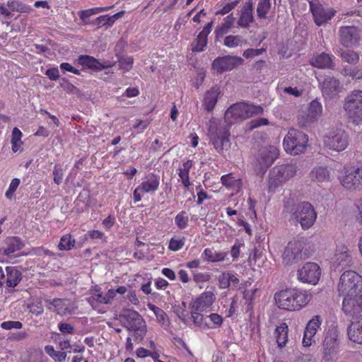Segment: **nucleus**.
<instances>
[{
	"label": "nucleus",
	"instance_id": "nucleus-1",
	"mask_svg": "<svg viewBox=\"0 0 362 362\" xmlns=\"http://www.w3.org/2000/svg\"><path fill=\"white\" fill-rule=\"evenodd\" d=\"M263 108L259 105H254L245 103H237L231 105L225 112L224 121L226 125L211 124L209 128L210 141L216 150L221 153L229 143L230 127L242 122L254 115H261Z\"/></svg>",
	"mask_w": 362,
	"mask_h": 362
},
{
	"label": "nucleus",
	"instance_id": "nucleus-2",
	"mask_svg": "<svg viewBox=\"0 0 362 362\" xmlns=\"http://www.w3.org/2000/svg\"><path fill=\"white\" fill-rule=\"evenodd\" d=\"M312 299L310 291L297 287L281 289L274 295L275 305L281 310L290 312L301 310Z\"/></svg>",
	"mask_w": 362,
	"mask_h": 362
},
{
	"label": "nucleus",
	"instance_id": "nucleus-3",
	"mask_svg": "<svg viewBox=\"0 0 362 362\" xmlns=\"http://www.w3.org/2000/svg\"><path fill=\"white\" fill-rule=\"evenodd\" d=\"M298 168L296 164L277 165L270 171L267 178V192L274 193L279 187L296 175Z\"/></svg>",
	"mask_w": 362,
	"mask_h": 362
},
{
	"label": "nucleus",
	"instance_id": "nucleus-4",
	"mask_svg": "<svg viewBox=\"0 0 362 362\" xmlns=\"http://www.w3.org/2000/svg\"><path fill=\"white\" fill-rule=\"evenodd\" d=\"M308 136L298 129H290L283 140L285 151L297 156L304 153L308 146Z\"/></svg>",
	"mask_w": 362,
	"mask_h": 362
},
{
	"label": "nucleus",
	"instance_id": "nucleus-5",
	"mask_svg": "<svg viewBox=\"0 0 362 362\" xmlns=\"http://www.w3.org/2000/svg\"><path fill=\"white\" fill-rule=\"evenodd\" d=\"M343 107L350 122L356 125L362 124V90L351 91L345 98Z\"/></svg>",
	"mask_w": 362,
	"mask_h": 362
},
{
	"label": "nucleus",
	"instance_id": "nucleus-6",
	"mask_svg": "<svg viewBox=\"0 0 362 362\" xmlns=\"http://www.w3.org/2000/svg\"><path fill=\"white\" fill-rule=\"evenodd\" d=\"M306 240L303 238L293 240L286 247L282 254V261L285 265H291L308 257Z\"/></svg>",
	"mask_w": 362,
	"mask_h": 362
},
{
	"label": "nucleus",
	"instance_id": "nucleus-7",
	"mask_svg": "<svg viewBox=\"0 0 362 362\" xmlns=\"http://www.w3.org/2000/svg\"><path fill=\"white\" fill-rule=\"evenodd\" d=\"M339 332L337 327H329L322 344L323 356L325 362H335L338 359L339 353Z\"/></svg>",
	"mask_w": 362,
	"mask_h": 362
},
{
	"label": "nucleus",
	"instance_id": "nucleus-8",
	"mask_svg": "<svg viewBox=\"0 0 362 362\" xmlns=\"http://www.w3.org/2000/svg\"><path fill=\"white\" fill-rule=\"evenodd\" d=\"M341 185L349 190H354L362 186V163L357 165L344 166L339 177Z\"/></svg>",
	"mask_w": 362,
	"mask_h": 362
},
{
	"label": "nucleus",
	"instance_id": "nucleus-9",
	"mask_svg": "<svg viewBox=\"0 0 362 362\" xmlns=\"http://www.w3.org/2000/svg\"><path fill=\"white\" fill-rule=\"evenodd\" d=\"M291 213L292 217L300 223L304 230L310 228L317 218V213L314 207L308 202L297 204L292 209Z\"/></svg>",
	"mask_w": 362,
	"mask_h": 362
},
{
	"label": "nucleus",
	"instance_id": "nucleus-10",
	"mask_svg": "<svg viewBox=\"0 0 362 362\" xmlns=\"http://www.w3.org/2000/svg\"><path fill=\"white\" fill-rule=\"evenodd\" d=\"M323 143L327 148L341 152L346 149L349 144V135L342 129H332L324 136Z\"/></svg>",
	"mask_w": 362,
	"mask_h": 362
},
{
	"label": "nucleus",
	"instance_id": "nucleus-11",
	"mask_svg": "<svg viewBox=\"0 0 362 362\" xmlns=\"http://www.w3.org/2000/svg\"><path fill=\"white\" fill-rule=\"evenodd\" d=\"M361 290H362V276L352 270L346 271L341 275L338 284L339 296L361 291Z\"/></svg>",
	"mask_w": 362,
	"mask_h": 362
},
{
	"label": "nucleus",
	"instance_id": "nucleus-12",
	"mask_svg": "<svg viewBox=\"0 0 362 362\" xmlns=\"http://www.w3.org/2000/svg\"><path fill=\"white\" fill-rule=\"evenodd\" d=\"M160 176L151 173L146 175L143 181L136 187L133 192L135 203L141 200L143 194H153L159 188Z\"/></svg>",
	"mask_w": 362,
	"mask_h": 362
},
{
	"label": "nucleus",
	"instance_id": "nucleus-13",
	"mask_svg": "<svg viewBox=\"0 0 362 362\" xmlns=\"http://www.w3.org/2000/svg\"><path fill=\"white\" fill-rule=\"evenodd\" d=\"M322 105L317 100H312L308 107L306 114L298 117V124L300 127L307 128L316 123L322 115Z\"/></svg>",
	"mask_w": 362,
	"mask_h": 362
},
{
	"label": "nucleus",
	"instance_id": "nucleus-14",
	"mask_svg": "<svg viewBox=\"0 0 362 362\" xmlns=\"http://www.w3.org/2000/svg\"><path fill=\"white\" fill-rule=\"evenodd\" d=\"M320 276V267L315 262L305 263L297 272V278L299 281L311 285H316Z\"/></svg>",
	"mask_w": 362,
	"mask_h": 362
},
{
	"label": "nucleus",
	"instance_id": "nucleus-15",
	"mask_svg": "<svg viewBox=\"0 0 362 362\" xmlns=\"http://www.w3.org/2000/svg\"><path fill=\"white\" fill-rule=\"evenodd\" d=\"M24 247L19 237H7L0 247V262L8 263L15 257L14 253Z\"/></svg>",
	"mask_w": 362,
	"mask_h": 362
},
{
	"label": "nucleus",
	"instance_id": "nucleus-16",
	"mask_svg": "<svg viewBox=\"0 0 362 362\" xmlns=\"http://www.w3.org/2000/svg\"><path fill=\"white\" fill-rule=\"evenodd\" d=\"M309 6L314 22L318 26H321L327 23L337 13L335 9L333 8L324 7L317 0L310 1Z\"/></svg>",
	"mask_w": 362,
	"mask_h": 362
},
{
	"label": "nucleus",
	"instance_id": "nucleus-17",
	"mask_svg": "<svg viewBox=\"0 0 362 362\" xmlns=\"http://www.w3.org/2000/svg\"><path fill=\"white\" fill-rule=\"evenodd\" d=\"M341 296L342 310L346 315L354 316L362 312V290Z\"/></svg>",
	"mask_w": 362,
	"mask_h": 362
},
{
	"label": "nucleus",
	"instance_id": "nucleus-18",
	"mask_svg": "<svg viewBox=\"0 0 362 362\" xmlns=\"http://www.w3.org/2000/svg\"><path fill=\"white\" fill-rule=\"evenodd\" d=\"M243 59L241 57L226 55L216 58L211 64V69L217 74L230 71L241 65Z\"/></svg>",
	"mask_w": 362,
	"mask_h": 362
},
{
	"label": "nucleus",
	"instance_id": "nucleus-19",
	"mask_svg": "<svg viewBox=\"0 0 362 362\" xmlns=\"http://www.w3.org/2000/svg\"><path fill=\"white\" fill-rule=\"evenodd\" d=\"M339 42L345 47L358 46L361 41V30L356 26H342L339 30Z\"/></svg>",
	"mask_w": 362,
	"mask_h": 362
},
{
	"label": "nucleus",
	"instance_id": "nucleus-20",
	"mask_svg": "<svg viewBox=\"0 0 362 362\" xmlns=\"http://www.w3.org/2000/svg\"><path fill=\"white\" fill-rule=\"evenodd\" d=\"M216 300V296L213 291H206L192 300L189 305L190 310H199L208 312Z\"/></svg>",
	"mask_w": 362,
	"mask_h": 362
},
{
	"label": "nucleus",
	"instance_id": "nucleus-21",
	"mask_svg": "<svg viewBox=\"0 0 362 362\" xmlns=\"http://www.w3.org/2000/svg\"><path fill=\"white\" fill-rule=\"evenodd\" d=\"M322 318L320 315L313 316L305 325L302 344L304 347H310L315 343V336L320 329Z\"/></svg>",
	"mask_w": 362,
	"mask_h": 362
},
{
	"label": "nucleus",
	"instance_id": "nucleus-22",
	"mask_svg": "<svg viewBox=\"0 0 362 362\" xmlns=\"http://www.w3.org/2000/svg\"><path fill=\"white\" fill-rule=\"evenodd\" d=\"M77 62L82 66L83 69H90L94 71H99L112 66L109 61L100 62L95 57L86 54L79 56Z\"/></svg>",
	"mask_w": 362,
	"mask_h": 362
},
{
	"label": "nucleus",
	"instance_id": "nucleus-23",
	"mask_svg": "<svg viewBox=\"0 0 362 362\" xmlns=\"http://www.w3.org/2000/svg\"><path fill=\"white\" fill-rule=\"evenodd\" d=\"M340 82L332 76L326 77L321 84L322 95L326 99H332L336 97L340 92Z\"/></svg>",
	"mask_w": 362,
	"mask_h": 362
},
{
	"label": "nucleus",
	"instance_id": "nucleus-24",
	"mask_svg": "<svg viewBox=\"0 0 362 362\" xmlns=\"http://www.w3.org/2000/svg\"><path fill=\"white\" fill-rule=\"evenodd\" d=\"M214 21L206 23L192 43V52H200L205 49L208 43V35L212 30Z\"/></svg>",
	"mask_w": 362,
	"mask_h": 362
},
{
	"label": "nucleus",
	"instance_id": "nucleus-25",
	"mask_svg": "<svg viewBox=\"0 0 362 362\" xmlns=\"http://www.w3.org/2000/svg\"><path fill=\"white\" fill-rule=\"evenodd\" d=\"M47 303L54 308V311L59 315H66L74 312L75 307L69 299L54 298L46 300Z\"/></svg>",
	"mask_w": 362,
	"mask_h": 362
},
{
	"label": "nucleus",
	"instance_id": "nucleus-26",
	"mask_svg": "<svg viewBox=\"0 0 362 362\" xmlns=\"http://www.w3.org/2000/svg\"><path fill=\"white\" fill-rule=\"evenodd\" d=\"M218 286L221 289L231 288L232 289H242L243 287H238L240 280L237 275L230 272H224L221 273L218 277Z\"/></svg>",
	"mask_w": 362,
	"mask_h": 362
},
{
	"label": "nucleus",
	"instance_id": "nucleus-27",
	"mask_svg": "<svg viewBox=\"0 0 362 362\" xmlns=\"http://www.w3.org/2000/svg\"><path fill=\"white\" fill-rule=\"evenodd\" d=\"M347 335L350 341L362 344V316L356 318L348 326Z\"/></svg>",
	"mask_w": 362,
	"mask_h": 362
},
{
	"label": "nucleus",
	"instance_id": "nucleus-28",
	"mask_svg": "<svg viewBox=\"0 0 362 362\" xmlns=\"http://www.w3.org/2000/svg\"><path fill=\"white\" fill-rule=\"evenodd\" d=\"M125 317L132 329L140 330L143 334H146V322L137 311L128 310Z\"/></svg>",
	"mask_w": 362,
	"mask_h": 362
},
{
	"label": "nucleus",
	"instance_id": "nucleus-29",
	"mask_svg": "<svg viewBox=\"0 0 362 362\" xmlns=\"http://www.w3.org/2000/svg\"><path fill=\"white\" fill-rule=\"evenodd\" d=\"M253 19V3L252 0H247L241 9L238 24L242 28H247Z\"/></svg>",
	"mask_w": 362,
	"mask_h": 362
},
{
	"label": "nucleus",
	"instance_id": "nucleus-30",
	"mask_svg": "<svg viewBox=\"0 0 362 362\" xmlns=\"http://www.w3.org/2000/svg\"><path fill=\"white\" fill-rule=\"evenodd\" d=\"M279 156V150L274 146L264 148L260 153V164L266 167L270 166Z\"/></svg>",
	"mask_w": 362,
	"mask_h": 362
},
{
	"label": "nucleus",
	"instance_id": "nucleus-31",
	"mask_svg": "<svg viewBox=\"0 0 362 362\" xmlns=\"http://www.w3.org/2000/svg\"><path fill=\"white\" fill-rule=\"evenodd\" d=\"M22 279V273L16 267H6V279L4 284L7 287H16Z\"/></svg>",
	"mask_w": 362,
	"mask_h": 362
},
{
	"label": "nucleus",
	"instance_id": "nucleus-32",
	"mask_svg": "<svg viewBox=\"0 0 362 362\" xmlns=\"http://www.w3.org/2000/svg\"><path fill=\"white\" fill-rule=\"evenodd\" d=\"M235 20V18L233 13H230L223 19V23L216 28L214 34L216 40L223 37L224 35L227 34L230 31L234 25Z\"/></svg>",
	"mask_w": 362,
	"mask_h": 362
},
{
	"label": "nucleus",
	"instance_id": "nucleus-33",
	"mask_svg": "<svg viewBox=\"0 0 362 362\" xmlns=\"http://www.w3.org/2000/svg\"><path fill=\"white\" fill-rule=\"evenodd\" d=\"M147 306L156 315V320L160 326L164 329H168L170 325V321L167 313L163 309L152 303H148Z\"/></svg>",
	"mask_w": 362,
	"mask_h": 362
},
{
	"label": "nucleus",
	"instance_id": "nucleus-34",
	"mask_svg": "<svg viewBox=\"0 0 362 362\" xmlns=\"http://www.w3.org/2000/svg\"><path fill=\"white\" fill-rule=\"evenodd\" d=\"M221 184L228 189L239 192L243 186L241 179L235 177L232 173L223 175L221 177Z\"/></svg>",
	"mask_w": 362,
	"mask_h": 362
},
{
	"label": "nucleus",
	"instance_id": "nucleus-35",
	"mask_svg": "<svg viewBox=\"0 0 362 362\" xmlns=\"http://www.w3.org/2000/svg\"><path fill=\"white\" fill-rule=\"evenodd\" d=\"M219 94V89L216 87H212L206 91L203 100V105L206 111L211 112L214 110L216 105Z\"/></svg>",
	"mask_w": 362,
	"mask_h": 362
},
{
	"label": "nucleus",
	"instance_id": "nucleus-36",
	"mask_svg": "<svg viewBox=\"0 0 362 362\" xmlns=\"http://www.w3.org/2000/svg\"><path fill=\"white\" fill-rule=\"evenodd\" d=\"M310 177L317 182H328L330 180V171L328 167L316 166L311 170Z\"/></svg>",
	"mask_w": 362,
	"mask_h": 362
},
{
	"label": "nucleus",
	"instance_id": "nucleus-37",
	"mask_svg": "<svg viewBox=\"0 0 362 362\" xmlns=\"http://www.w3.org/2000/svg\"><path fill=\"white\" fill-rule=\"evenodd\" d=\"M288 327L286 322H282L276 327L274 335L279 348L282 349L286 346L288 339Z\"/></svg>",
	"mask_w": 362,
	"mask_h": 362
},
{
	"label": "nucleus",
	"instance_id": "nucleus-38",
	"mask_svg": "<svg viewBox=\"0 0 362 362\" xmlns=\"http://www.w3.org/2000/svg\"><path fill=\"white\" fill-rule=\"evenodd\" d=\"M193 166V161L187 160L184 162L181 167L177 169V174L180 177L181 182L185 188H189L191 185L189 180V172Z\"/></svg>",
	"mask_w": 362,
	"mask_h": 362
},
{
	"label": "nucleus",
	"instance_id": "nucleus-39",
	"mask_svg": "<svg viewBox=\"0 0 362 362\" xmlns=\"http://www.w3.org/2000/svg\"><path fill=\"white\" fill-rule=\"evenodd\" d=\"M332 56L326 53H322L317 56L313 57L311 59V64L313 66L320 69L329 68L331 69L333 66Z\"/></svg>",
	"mask_w": 362,
	"mask_h": 362
},
{
	"label": "nucleus",
	"instance_id": "nucleus-40",
	"mask_svg": "<svg viewBox=\"0 0 362 362\" xmlns=\"http://www.w3.org/2000/svg\"><path fill=\"white\" fill-rule=\"evenodd\" d=\"M227 256L226 252H216L211 248H205L202 254V258L209 262H217L224 261Z\"/></svg>",
	"mask_w": 362,
	"mask_h": 362
},
{
	"label": "nucleus",
	"instance_id": "nucleus-41",
	"mask_svg": "<svg viewBox=\"0 0 362 362\" xmlns=\"http://www.w3.org/2000/svg\"><path fill=\"white\" fill-rule=\"evenodd\" d=\"M349 251L348 249L343 246L341 249L336 250L334 257L332 258L333 265L335 268L345 266L349 262Z\"/></svg>",
	"mask_w": 362,
	"mask_h": 362
},
{
	"label": "nucleus",
	"instance_id": "nucleus-42",
	"mask_svg": "<svg viewBox=\"0 0 362 362\" xmlns=\"http://www.w3.org/2000/svg\"><path fill=\"white\" fill-rule=\"evenodd\" d=\"M90 194L89 192H81L75 201V207L76 213H82L90 206Z\"/></svg>",
	"mask_w": 362,
	"mask_h": 362
},
{
	"label": "nucleus",
	"instance_id": "nucleus-43",
	"mask_svg": "<svg viewBox=\"0 0 362 362\" xmlns=\"http://www.w3.org/2000/svg\"><path fill=\"white\" fill-rule=\"evenodd\" d=\"M223 324V317L218 313H211L206 315V321L204 322L205 329H216L220 327Z\"/></svg>",
	"mask_w": 362,
	"mask_h": 362
},
{
	"label": "nucleus",
	"instance_id": "nucleus-44",
	"mask_svg": "<svg viewBox=\"0 0 362 362\" xmlns=\"http://www.w3.org/2000/svg\"><path fill=\"white\" fill-rule=\"evenodd\" d=\"M111 8H112V6L95 7V8H91L86 9V10H82L79 13V17H80V19L82 21V22L84 24H87L88 22L86 20L88 18H90V16H92L93 15L98 14L99 13L108 11Z\"/></svg>",
	"mask_w": 362,
	"mask_h": 362
},
{
	"label": "nucleus",
	"instance_id": "nucleus-45",
	"mask_svg": "<svg viewBox=\"0 0 362 362\" xmlns=\"http://www.w3.org/2000/svg\"><path fill=\"white\" fill-rule=\"evenodd\" d=\"M22 136L23 134L21 131L18 127H14L12 130L11 141L12 145V151L14 153H16L21 150V148L23 145V141H21Z\"/></svg>",
	"mask_w": 362,
	"mask_h": 362
},
{
	"label": "nucleus",
	"instance_id": "nucleus-46",
	"mask_svg": "<svg viewBox=\"0 0 362 362\" xmlns=\"http://www.w3.org/2000/svg\"><path fill=\"white\" fill-rule=\"evenodd\" d=\"M247 43V41L240 35H228L224 38L223 45L229 48H234L242 46Z\"/></svg>",
	"mask_w": 362,
	"mask_h": 362
},
{
	"label": "nucleus",
	"instance_id": "nucleus-47",
	"mask_svg": "<svg viewBox=\"0 0 362 362\" xmlns=\"http://www.w3.org/2000/svg\"><path fill=\"white\" fill-rule=\"evenodd\" d=\"M247 284L251 285V283L247 281L243 284H240L238 287H243L242 289H240L242 291L243 298L245 300L246 303L251 305L255 299V295L257 288H255L251 290H248L247 289Z\"/></svg>",
	"mask_w": 362,
	"mask_h": 362
},
{
	"label": "nucleus",
	"instance_id": "nucleus-48",
	"mask_svg": "<svg viewBox=\"0 0 362 362\" xmlns=\"http://www.w3.org/2000/svg\"><path fill=\"white\" fill-rule=\"evenodd\" d=\"M45 352L56 362H64L66 358L64 351H56L53 346L47 345L45 348Z\"/></svg>",
	"mask_w": 362,
	"mask_h": 362
},
{
	"label": "nucleus",
	"instance_id": "nucleus-49",
	"mask_svg": "<svg viewBox=\"0 0 362 362\" xmlns=\"http://www.w3.org/2000/svg\"><path fill=\"white\" fill-rule=\"evenodd\" d=\"M271 8L270 0H259L257 7V15L260 19H265Z\"/></svg>",
	"mask_w": 362,
	"mask_h": 362
},
{
	"label": "nucleus",
	"instance_id": "nucleus-50",
	"mask_svg": "<svg viewBox=\"0 0 362 362\" xmlns=\"http://www.w3.org/2000/svg\"><path fill=\"white\" fill-rule=\"evenodd\" d=\"M7 6L13 11L20 13H30L31 8L18 0H10L7 2Z\"/></svg>",
	"mask_w": 362,
	"mask_h": 362
},
{
	"label": "nucleus",
	"instance_id": "nucleus-51",
	"mask_svg": "<svg viewBox=\"0 0 362 362\" xmlns=\"http://www.w3.org/2000/svg\"><path fill=\"white\" fill-rule=\"evenodd\" d=\"M189 221V214L185 211H181L175 217V224L180 230L187 227Z\"/></svg>",
	"mask_w": 362,
	"mask_h": 362
},
{
	"label": "nucleus",
	"instance_id": "nucleus-52",
	"mask_svg": "<svg viewBox=\"0 0 362 362\" xmlns=\"http://www.w3.org/2000/svg\"><path fill=\"white\" fill-rule=\"evenodd\" d=\"M28 308L30 313L36 316L42 315L44 312V308L40 299H33L28 304Z\"/></svg>",
	"mask_w": 362,
	"mask_h": 362
},
{
	"label": "nucleus",
	"instance_id": "nucleus-53",
	"mask_svg": "<svg viewBox=\"0 0 362 362\" xmlns=\"http://www.w3.org/2000/svg\"><path fill=\"white\" fill-rule=\"evenodd\" d=\"M75 245V240L72 239L70 234L64 235L59 243L58 247L60 250H69L74 247Z\"/></svg>",
	"mask_w": 362,
	"mask_h": 362
},
{
	"label": "nucleus",
	"instance_id": "nucleus-54",
	"mask_svg": "<svg viewBox=\"0 0 362 362\" xmlns=\"http://www.w3.org/2000/svg\"><path fill=\"white\" fill-rule=\"evenodd\" d=\"M185 243V237H173L169 242L168 248L174 252L178 251L183 247Z\"/></svg>",
	"mask_w": 362,
	"mask_h": 362
},
{
	"label": "nucleus",
	"instance_id": "nucleus-55",
	"mask_svg": "<svg viewBox=\"0 0 362 362\" xmlns=\"http://www.w3.org/2000/svg\"><path fill=\"white\" fill-rule=\"evenodd\" d=\"M190 313L193 323L202 329H205L206 316L203 315L199 310H190Z\"/></svg>",
	"mask_w": 362,
	"mask_h": 362
},
{
	"label": "nucleus",
	"instance_id": "nucleus-56",
	"mask_svg": "<svg viewBox=\"0 0 362 362\" xmlns=\"http://www.w3.org/2000/svg\"><path fill=\"white\" fill-rule=\"evenodd\" d=\"M342 59L349 64H356L359 60V55L354 51L347 50L341 54Z\"/></svg>",
	"mask_w": 362,
	"mask_h": 362
},
{
	"label": "nucleus",
	"instance_id": "nucleus-57",
	"mask_svg": "<svg viewBox=\"0 0 362 362\" xmlns=\"http://www.w3.org/2000/svg\"><path fill=\"white\" fill-rule=\"evenodd\" d=\"M133 64L134 58L131 56L122 57L119 60V68L124 72L129 71L132 68Z\"/></svg>",
	"mask_w": 362,
	"mask_h": 362
},
{
	"label": "nucleus",
	"instance_id": "nucleus-58",
	"mask_svg": "<svg viewBox=\"0 0 362 362\" xmlns=\"http://www.w3.org/2000/svg\"><path fill=\"white\" fill-rule=\"evenodd\" d=\"M93 24L97 25L98 28L103 26L111 27L113 25L111 18L108 15L100 16L94 21Z\"/></svg>",
	"mask_w": 362,
	"mask_h": 362
},
{
	"label": "nucleus",
	"instance_id": "nucleus-59",
	"mask_svg": "<svg viewBox=\"0 0 362 362\" xmlns=\"http://www.w3.org/2000/svg\"><path fill=\"white\" fill-rule=\"evenodd\" d=\"M54 182L57 185L62 183L64 170L60 164H55L53 168Z\"/></svg>",
	"mask_w": 362,
	"mask_h": 362
},
{
	"label": "nucleus",
	"instance_id": "nucleus-60",
	"mask_svg": "<svg viewBox=\"0 0 362 362\" xmlns=\"http://www.w3.org/2000/svg\"><path fill=\"white\" fill-rule=\"evenodd\" d=\"M20 183H21L20 179H18V178L12 179V180L9 185V187L5 193V196L7 199H11L13 197L15 192L16 191Z\"/></svg>",
	"mask_w": 362,
	"mask_h": 362
},
{
	"label": "nucleus",
	"instance_id": "nucleus-61",
	"mask_svg": "<svg viewBox=\"0 0 362 362\" xmlns=\"http://www.w3.org/2000/svg\"><path fill=\"white\" fill-rule=\"evenodd\" d=\"M269 124V120L266 118L260 117L255 119H252L248 125V129L252 130L261 126H265Z\"/></svg>",
	"mask_w": 362,
	"mask_h": 362
},
{
	"label": "nucleus",
	"instance_id": "nucleus-62",
	"mask_svg": "<svg viewBox=\"0 0 362 362\" xmlns=\"http://www.w3.org/2000/svg\"><path fill=\"white\" fill-rule=\"evenodd\" d=\"M211 279V275L208 272H195L193 274V280L197 283H205Z\"/></svg>",
	"mask_w": 362,
	"mask_h": 362
},
{
	"label": "nucleus",
	"instance_id": "nucleus-63",
	"mask_svg": "<svg viewBox=\"0 0 362 362\" xmlns=\"http://www.w3.org/2000/svg\"><path fill=\"white\" fill-rule=\"evenodd\" d=\"M1 327L6 330L12 329H19L23 327V324L19 321H5L1 322Z\"/></svg>",
	"mask_w": 362,
	"mask_h": 362
},
{
	"label": "nucleus",
	"instance_id": "nucleus-64",
	"mask_svg": "<svg viewBox=\"0 0 362 362\" xmlns=\"http://www.w3.org/2000/svg\"><path fill=\"white\" fill-rule=\"evenodd\" d=\"M265 52V49H247L243 52V56L246 58H252L253 57L259 56Z\"/></svg>",
	"mask_w": 362,
	"mask_h": 362
}]
</instances>
